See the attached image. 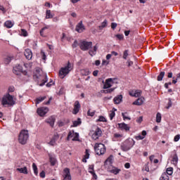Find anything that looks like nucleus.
Returning a JSON list of instances; mask_svg holds the SVG:
<instances>
[{
    "instance_id": "9b49d317",
    "label": "nucleus",
    "mask_w": 180,
    "mask_h": 180,
    "mask_svg": "<svg viewBox=\"0 0 180 180\" xmlns=\"http://www.w3.org/2000/svg\"><path fill=\"white\" fill-rule=\"evenodd\" d=\"M76 32L78 33H82L84 30H85V26L82 23V21H80L77 25L75 28Z\"/></svg>"
},
{
    "instance_id": "7c9ffc66",
    "label": "nucleus",
    "mask_w": 180,
    "mask_h": 180,
    "mask_svg": "<svg viewBox=\"0 0 180 180\" xmlns=\"http://www.w3.org/2000/svg\"><path fill=\"white\" fill-rule=\"evenodd\" d=\"M81 123H82L81 118H78L77 120L73 121V125L72 126V127H77V126H79Z\"/></svg>"
},
{
    "instance_id": "423d86ee",
    "label": "nucleus",
    "mask_w": 180,
    "mask_h": 180,
    "mask_svg": "<svg viewBox=\"0 0 180 180\" xmlns=\"http://www.w3.org/2000/svg\"><path fill=\"white\" fill-rule=\"evenodd\" d=\"M79 46L82 51H87V50L92 49V41H82Z\"/></svg>"
},
{
    "instance_id": "e2e57ef3",
    "label": "nucleus",
    "mask_w": 180,
    "mask_h": 180,
    "mask_svg": "<svg viewBox=\"0 0 180 180\" xmlns=\"http://www.w3.org/2000/svg\"><path fill=\"white\" fill-rule=\"evenodd\" d=\"M127 63L128 64V67H131V65H133V61L131 60H128Z\"/></svg>"
},
{
    "instance_id": "13d9d810",
    "label": "nucleus",
    "mask_w": 180,
    "mask_h": 180,
    "mask_svg": "<svg viewBox=\"0 0 180 180\" xmlns=\"http://www.w3.org/2000/svg\"><path fill=\"white\" fill-rule=\"evenodd\" d=\"M46 29H49V27H43V28L40 30V34H41V36H43V32H44V30H46Z\"/></svg>"
},
{
    "instance_id": "79ce46f5",
    "label": "nucleus",
    "mask_w": 180,
    "mask_h": 180,
    "mask_svg": "<svg viewBox=\"0 0 180 180\" xmlns=\"http://www.w3.org/2000/svg\"><path fill=\"white\" fill-rule=\"evenodd\" d=\"M128 56H129V50H125L123 53L122 58H124V60H127Z\"/></svg>"
},
{
    "instance_id": "6ab92c4d",
    "label": "nucleus",
    "mask_w": 180,
    "mask_h": 180,
    "mask_svg": "<svg viewBox=\"0 0 180 180\" xmlns=\"http://www.w3.org/2000/svg\"><path fill=\"white\" fill-rule=\"evenodd\" d=\"M98 51V46L96 45L94 46V48H90L89 51V54H90V56L91 57H94V56L96 55V51Z\"/></svg>"
},
{
    "instance_id": "20e7f679",
    "label": "nucleus",
    "mask_w": 180,
    "mask_h": 180,
    "mask_svg": "<svg viewBox=\"0 0 180 180\" xmlns=\"http://www.w3.org/2000/svg\"><path fill=\"white\" fill-rule=\"evenodd\" d=\"M29 140V131L27 130H22L20 131L18 136V141L20 144H26Z\"/></svg>"
},
{
    "instance_id": "58836bf2",
    "label": "nucleus",
    "mask_w": 180,
    "mask_h": 180,
    "mask_svg": "<svg viewBox=\"0 0 180 180\" xmlns=\"http://www.w3.org/2000/svg\"><path fill=\"white\" fill-rule=\"evenodd\" d=\"M46 98H47L46 96H43V97H39L36 99V104L38 105L39 103H40V102H43V101H44V99H46Z\"/></svg>"
},
{
    "instance_id": "4be33fe9",
    "label": "nucleus",
    "mask_w": 180,
    "mask_h": 180,
    "mask_svg": "<svg viewBox=\"0 0 180 180\" xmlns=\"http://www.w3.org/2000/svg\"><path fill=\"white\" fill-rule=\"evenodd\" d=\"M16 171H18L20 174H25V175H27L28 172H27V167H23L20 168H17Z\"/></svg>"
},
{
    "instance_id": "c03bdc74",
    "label": "nucleus",
    "mask_w": 180,
    "mask_h": 180,
    "mask_svg": "<svg viewBox=\"0 0 180 180\" xmlns=\"http://www.w3.org/2000/svg\"><path fill=\"white\" fill-rule=\"evenodd\" d=\"M11 61H12V57H11V56L6 57V58H5V60H4V63H5L6 64H9V63H11Z\"/></svg>"
},
{
    "instance_id": "ea45409f",
    "label": "nucleus",
    "mask_w": 180,
    "mask_h": 180,
    "mask_svg": "<svg viewBox=\"0 0 180 180\" xmlns=\"http://www.w3.org/2000/svg\"><path fill=\"white\" fill-rule=\"evenodd\" d=\"M166 174L167 175H172V174H174V168L172 167H169L166 170Z\"/></svg>"
},
{
    "instance_id": "f8f14e48",
    "label": "nucleus",
    "mask_w": 180,
    "mask_h": 180,
    "mask_svg": "<svg viewBox=\"0 0 180 180\" xmlns=\"http://www.w3.org/2000/svg\"><path fill=\"white\" fill-rule=\"evenodd\" d=\"M63 180H71V174L68 168H65L63 170Z\"/></svg>"
},
{
    "instance_id": "0e129e2a",
    "label": "nucleus",
    "mask_w": 180,
    "mask_h": 180,
    "mask_svg": "<svg viewBox=\"0 0 180 180\" xmlns=\"http://www.w3.org/2000/svg\"><path fill=\"white\" fill-rule=\"evenodd\" d=\"M124 167L127 168V169H129V168H130V163L129 162L125 163Z\"/></svg>"
},
{
    "instance_id": "603ef678",
    "label": "nucleus",
    "mask_w": 180,
    "mask_h": 180,
    "mask_svg": "<svg viewBox=\"0 0 180 180\" xmlns=\"http://www.w3.org/2000/svg\"><path fill=\"white\" fill-rule=\"evenodd\" d=\"M179 139H180V135L179 134H177L174 136V141L176 142V141H179Z\"/></svg>"
},
{
    "instance_id": "ddd939ff",
    "label": "nucleus",
    "mask_w": 180,
    "mask_h": 180,
    "mask_svg": "<svg viewBox=\"0 0 180 180\" xmlns=\"http://www.w3.org/2000/svg\"><path fill=\"white\" fill-rule=\"evenodd\" d=\"M118 127L120 130H124V131H129L130 130V127L127 124L122 122L118 124Z\"/></svg>"
},
{
    "instance_id": "338daca9",
    "label": "nucleus",
    "mask_w": 180,
    "mask_h": 180,
    "mask_svg": "<svg viewBox=\"0 0 180 180\" xmlns=\"http://www.w3.org/2000/svg\"><path fill=\"white\" fill-rule=\"evenodd\" d=\"M95 65H96V66L101 65V60H96Z\"/></svg>"
},
{
    "instance_id": "37998d69",
    "label": "nucleus",
    "mask_w": 180,
    "mask_h": 180,
    "mask_svg": "<svg viewBox=\"0 0 180 180\" xmlns=\"http://www.w3.org/2000/svg\"><path fill=\"white\" fill-rule=\"evenodd\" d=\"M32 168H33L34 173L35 174V175H37V174H39V172L37 171V166L36 165L35 163L32 164Z\"/></svg>"
},
{
    "instance_id": "dca6fc26",
    "label": "nucleus",
    "mask_w": 180,
    "mask_h": 180,
    "mask_svg": "<svg viewBox=\"0 0 180 180\" xmlns=\"http://www.w3.org/2000/svg\"><path fill=\"white\" fill-rule=\"evenodd\" d=\"M24 56L27 60H30L33 57V53H32V50L27 49L24 51Z\"/></svg>"
},
{
    "instance_id": "a18cd8bd",
    "label": "nucleus",
    "mask_w": 180,
    "mask_h": 180,
    "mask_svg": "<svg viewBox=\"0 0 180 180\" xmlns=\"http://www.w3.org/2000/svg\"><path fill=\"white\" fill-rule=\"evenodd\" d=\"M88 116H91V117L95 115V111H91V110H89L87 112Z\"/></svg>"
},
{
    "instance_id": "b1692460",
    "label": "nucleus",
    "mask_w": 180,
    "mask_h": 180,
    "mask_svg": "<svg viewBox=\"0 0 180 180\" xmlns=\"http://www.w3.org/2000/svg\"><path fill=\"white\" fill-rule=\"evenodd\" d=\"M122 99H123V96L118 95V96H117L116 97L114 98V102L117 105H119V103H120V102H122Z\"/></svg>"
},
{
    "instance_id": "f03ea898",
    "label": "nucleus",
    "mask_w": 180,
    "mask_h": 180,
    "mask_svg": "<svg viewBox=\"0 0 180 180\" xmlns=\"http://www.w3.org/2000/svg\"><path fill=\"white\" fill-rule=\"evenodd\" d=\"M2 105H8V106H13L16 104V98L15 96L8 94L4 96L1 100Z\"/></svg>"
},
{
    "instance_id": "69168bd1",
    "label": "nucleus",
    "mask_w": 180,
    "mask_h": 180,
    "mask_svg": "<svg viewBox=\"0 0 180 180\" xmlns=\"http://www.w3.org/2000/svg\"><path fill=\"white\" fill-rule=\"evenodd\" d=\"M114 137H115V139H119V138L122 137V135L120 134H115Z\"/></svg>"
},
{
    "instance_id": "3c124183",
    "label": "nucleus",
    "mask_w": 180,
    "mask_h": 180,
    "mask_svg": "<svg viewBox=\"0 0 180 180\" xmlns=\"http://www.w3.org/2000/svg\"><path fill=\"white\" fill-rule=\"evenodd\" d=\"M15 92V86H11L8 87V93Z\"/></svg>"
},
{
    "instance_id": "aec40b11",
    "label": "nucleus",
    "mask_w": 180,
    "mask_h": 180,
    "mask_svg": "<svg viewBox=\"0 0 180 180\" xmlns=\"http://www.w3.org/2000/svg\"><path fill=\"white\" fill-rule=\"evenodd\" d=\"M131 96H134L135 98H139L141 96V90H136L134 91L129 92Z\"/></svg>"
},
{
    "instance_id": "f3484780",
    "label": "nucleus",
    "mask_w": 180,
    "mask_h": 180,
    "mask_svg": "<svg viewBox=\"0 0 180 180\" xmlns=\"http://www.w3.org/2000/svg\"><path fill=\"white\" fill-rule=\"evenodd\" d=\"M79 109H81V104H79V101H77L75 103L74 109H73V115H77L78 112H79Z\"/></svg>"
},
{
    "instance_id": "5fc2aeb1",
    "label": "nucleus",
    "mask_w": 180,
    "mask_h": 180,
    "mask_svg": "<svg viewBox=\"0 0 180 180\" xmlns=\"http://www.w3.org/2000/svg\"><path fill=\"white\" fill-rule=\"evenodd\" d=\"M72 46L73 49L78 47V41L75 40Z\"/></svg>"
},
{
    "instance_id": "473e14b6",
    "label": "nucleus",
    "mask_w": 180,
    "mask_h": 180,
    "mask_svg": "<svg viewBox=\"0 0 180 180\" xmlns=\"http://www.w3.org/2000/svg\"><path fill=\"white\" fill-rule=\"evenodd\" d=\"M113 163V155H110L106 160L105 164H108L109 165H111V164Z\"/></svg>"
},
{
    "instance_id": "a878e982",
    "label": "nucleus",
    "mask_w": 180,
    "mask_h": 180,
    "mask_svg": "<svg viewBox=\"0 0 180 180\" xmlns=\"http://www.w3.org/2000/svg\"><path fill=\"white\" fill-rule=\"evenodd\" d=\"M82 75H84L85 77L91 74V71L89 69H83L81 70Z\"/></svg>"
},
{
    "instance_id": "052dcab7",
    "label": "nucleus",
    "mask_w": 180,
    "mask_h": 180,
    "mask_svg": "<svg viewBox=\"0 0 180 180\" xmlns=\"http://www.w3.org/2000/svg\"><path fill=\"white\" fill-rule=\"evenodd\" d=\"M98 72H99V70H94V71L93 72V75H94V77H98Z\"/></svg>"
},
{
    "instance_id": "c756f323",
    "label": "nucleus",
    "mask_w": 180,
    "mask_h": 180,
    "mask_svg": "<svg viewBox=\"0 0 180 180\" xmlns=\"http://www.w3.org/2000/svg\"><path fill=\"white\" fill-rule=\"evenodd\" d=\"M6 27H8V29H11L13 26V22L11 20L6 21L4 23Z\"/></svg>"
},
{
    "instance_id": "7ed1b4c3",
    "label": "nucleus",
    "mask_w": 180,
    "mask_h": 180,
    "mask_svg": "<svg viewBox=\"0 0 180 180\" xmlns=\"http://www.w3.org/2000/svg\"><path fill=\"white\" fill-rule=\"evenodd\" d=\"M72 70V65L68 62V65L63 68H61L59 70V77L63 79L70 74V72Z\"/></svg>"
},
{
    "instance_id": "9d476101",
    "label": "nucleus",
    "mask_w": 180,
    "mask_h": 180,
    "mask_svg": "<svg viewBox=\"0 0 180 180\" xmlns=\"http://www.w3.org/2000/svg\"><path fill=\"white\" fill-rule=\"evenodd\" d=\"M39 116L43 117L49 112V108L47 107H41L37 109V110Z\"/></svg>"
},
{
    "instance_id": "cd10ccee",
    "label": "nucleus",
    "mask_w": 180,
    "mask_h": 180,
    "mask_svg": "<svg viewBox=\"0 0 180 180\" xmlns=\"http://www.w3.org/2000/svg\"><path fill=\"white\" fill-rule=\"evenodd\" d=\"M172 162L174 165H176V164H178V155H176V153L173 155Z\"/></svg>"
},
{
    "instance_id": "a211bd4d",
    "label": "nucleus",
    "mask_w": 180,
    "mask_h": 180,
    "mask_svg": "<svg viewBox=\"0 0 180 180\" xmlns=\"http://www.w3.org/2000/svg\"><path fill=\"white\" fill-rule=\"evenodd\" d=\"M144 101H146L144 97L139 98L136 101H135L133 103V105H136L137 106H141V105H143V103H144Z\"/></svg>"
},
{
    "instance_id": "774afa93",
    "label": "nucleus",
    "mask_w": 180,
    "mask_h": 180,
    "mask_svg": "<svg viewBox=\"0 0 180 180\" xmlns=\"http://www.w3.org/2000/svg\"><path fill=\"white\" fill-rule=\"evenodd\" d=\"M176 79L179 81L180 82V72L179 74H177L176 75Z\"/></svg>"
},
{
    "instance_id": "4c0bfd02",
    "label": "nucleus",
    "mask_w": 180,
    "mask_h": 180,
    "mask_svg": "<svg viewBox=\"0 0 180 180\" xmlns=\"http://www.w3.org/2000/svg\"><path fill=\"white\" fill-rule=\"evenodd\" d=\"M165 75V72H161L160 75L158 76V81H162V79L164 78Z\"/></svg>"
},
{
    "instance_id": "72a5a7b5",
    "label": "nucleus",
    "mask_w": 180,
    "mask_h": 180,
    "mask_svg": "<svg viewBox=\"0 0 180 180\" xmlns=\"http://www.w3.org/2000/svg\"><path fill=\"white\" fill-rule=\"evenodd\" d=\"M106 26H108V20H104V21L101 23L100 26H98V27L100 30H102V29L106 27Z\"/></svg>"
},
{
    "instance_id": "4468645a",
    "label": "nucleus",
    "mask_w": 180,
    "mask_h": 180,
    "mask_svg": "<svg viewBox=\"0 0 180 180\" xmlns=\"http://www.w3.org/2000/svg\"><path fill=\"white\" fill-rule=\"evenodd\" d=\"M23 68L20 65H18L15 66L13 69V74H15V75H19L22 71Z\"/></svg>"
},
{
    "instance_id": "f704fd0d",
    "label": "nucleus",
    "mask_w": 180,
    "mask_h": 180,
    "mask_svg": "<svg viewBox=\"0 0 180 180\" xmlns=\"http://www.w3.org/2000/svg\"><path fill=\"white\" fill-rule=\"evenodd\" d=\"M53 18V14H51V11L47 10L46 13V19H51Z\"/></svg>"
},
{
    "instance_id": "0eeeda50",
    "label": "nucleus",
    "mask_w": 180,
    "mask_h": 180,
    "mask_svg": "<svg viewBox=\"0 0 180 180\" xmlns=\"http://www.w3.org/2000/svg\"><path fill=\"white\" fill-rule=\"evenodd\" d=\"M117 79L116 78H108L105 79L104 83L103 89H108L113 86V84H117Z\"/></svg>"
},
{
    "instance_id": "e433bc0d",
    "label": "nucleus",
    "mask_w": 180,
    "mask_h": 180,
    "mask_svg": "<svg viewBox=\"0 0 180 180\" xmlns=\"http://www.w3.org/2000/svg\"><path fill=\"white\" fill-rule=\"evenodd\" d=\"M96 122H103L106 123V122H108V120H106L105 117H103V116H102V115H100V116L98 117V119L96 120Z\"/></svg>"
},
{
    "instance_id": "de8ad7c7",
    "label": "nucleus",
    "mask_w": 180,
    "mask_h": 180,
    "mask_svg": "<svg viewBox=\"0 0 180 180\" xmlns=\"http://www.w3.org/2000/svg\"><path fill=\"white\" fill-rule=\"evenodd\" d=\"M116 89V88H111L110 89H107L105 91V94H110L111 92H113Z\"/></svg>"
},
{
    "instance_id": "6e6d98bb",
    "label": "nucleus",
    "mask_w": 180,
    "mask_h": 180,
    "mask_svg": "<svg viewBox=\"0 0 180 180\" xmlns=\"http://www.w3.org/2000/svg\"><path fill=\"white\" fill-rule=\"evenodd\" d=\"M39 176H41V178H46V173L44 172V171H42L40 174Z\"/></svg>"
},
{
    "instance_id": "a19ab883",
    "label": "nucleus",
    "mask_w": 180,
    "mask_h": 180,
    "mask_svg": "<svg viewBox=\"0 0 180 180\" xmlns=\"http://www.w3.org/2000/svg\"><path fill=\"white\" fill-rule=\"evenodd\" d=\"M156 122L157 123H161V113L158 112L156 115Z\"/></svg>"
},
{
    "instance_id": "2eb2a0df",
    "label": "nucleus",
    "mask_w": 180,
    "mask_h": 180,
    "mask_svg": "<svg viewBox=\"0 0 180 180\" xmlns=\"http://www.w3.org/2000/svg\"><path fill=\"white\" fill-rule=\"evenodd\" d=\"M58 139H60V135H58V134H54L49 144L50 146H56V142L57 140H58Z\"/></svg>"
},
{
    "instance_id": "bf43d9fd",
    "label": "nucleus",
    "mask_w": 180,
    "mask_h": 180,
    "mask_svg": "<svg viewBox=\"0 0 180 180\" xmlns=\"http://www.w3.org/2000/svg\"><path fill=\"white\" fill-rule=\"evenodd\" d=\"M64 124H65L64 122H63V121H59L58 122V127H63V126H64Z\"/></svg>"
},
{
    "instance_id": "5701e85b",
    "label": "nucleus",
    "mask_w": 180,
    "mask_h": 180,
    "mask_svg": "<svg viewBox=\"0 0 180 180\" xmlns=\"http://www.w3.org/2000/svg\"><path fill=\"white\" fill-rule=\"evenodd\" d=\"M141 135H139L135 136V139L139 141V140H143V139H145L146 136H147V131H146L145 130L142 131L141 132Z\"/></svg>"
},
{
    "instance_id": "f257e3e1",
    "label": "nucleus",
    "mask_w": 180,
    "mask_h": 180,
    "mask_svg": "<svg viewBox=\"0 0 180 180\" xmlns=\"http://www.w3.org/2000/svg\"><path fill=\"white\" fill-rule=\"evenodd\" d=\"M134 144H136V141H134V139L129 138L121 143V150L122 151H129V150H131V148H133Z\"/></svg>"
},
{
    "instance_id": "680f3d73",
    "label": "nucleus",
    "mask_w": 180,
    "mask_h": 180,
    "mask_svg": "<svg viewBox=\"0 0 180 180\" xmlns=\"http://www.w3.org/2000/svg\"><path fill=\"white\" fill-rule=\"evenodd\" d=\"M115 56L116 57V56H119V53H117V52H116V51H112L111 52V56Z\"/></svg>"
},
{
    "instance_id": "2f4dec72",
    "label": "nucleus",
    "mask_w": 180,
    "mask_h": 180,
    "mask_svg": "<svg viewBox=\"0 0 180 180\" xmlns=\"http://www.w3.org/2000/svg\"><path fill=\"white\" fill-rule=\"evenodd\" d=\"M110 172H111V174H114L115 175H117V174H119V172H120V169L114 167L113 169L110 170Z\"/></svg>"
},
{
    "instance_id": "c9c22d12",
    "label": "nucleus",
    "mask_w": 180,
    "mask_h": 180,
    "mask_svg": "<svg viewBox=\"0 0 180 180\" xmlns=\"http://www.w3.org/2000/svg\"><path fill=\"white\" fill-rule=\"evenodd\" d=\"M160 180H169V176H168V174L167 173H163L162 176L160 178Z\"/></svg>"
},
{
    "instance_id": "09e8293b",
    "label": "nucleus",
    "mask_w": 180,
    "mask_h": 180,
    "mask_svg": "<svg viewBox=\"0 0 180 180\" xmlns=\"http://www.w3.org/2000/svg\"><path fill=\"white\" fill-rule=\"evenodd\" d=\"M21 33L22 34V36H24V37H26V36H27V31H26V30H21Z\"/></svg>"
},
{
    "instance_id": "6e6552de",
    "label": "nucleus",
    "mask_w": 180,
    "mask_h": 180,
    "mask_svg": "<svg viewBox=\"0 0 180 180\" xmlns=\"http://www.w3.org/2000/svg\"><path fill=\"white\" fill-rule=\"evenodd\" d=\"M79 137V134L74 132V131H69L67 137L68 141L72 139V141H78Z\"/></svg>"
},
{
    "instance_id": "412c9836",
    "label": "nucleus",
    "mask_w": 180,
    "mask_h": 180,
    "mask_svg": "<svg viewBox=\"0 0 180 180\" xmlns=\"http://www.w3.org/2000/svg\"><path fill=\"white\" fill-rule=\"evenodd\" d=\"M46 122L50 124L51 127H53V126H54V123L56 122V118H54V117H50L46 120Z\"/></svg>"
},
{
    "instance_id": "39448f33",
    "label": "nucleus",
    "mask_w": 180,
    "mask_h": 180,
    "mask_svg": "<svg viewBox=\"0 0 180 180\" xmlns=\"http://www.w3.org/2000/svg\"><path fill=\"white\" fill-rule=\"evenodd\" d=\"M94 150L97 155H103V154L106 153V147H105L103 143H96Z\"/></svg>"
},
{
    "instance_id": "8fccbe9b",
    "label": "nucleus",
    "mask_w": 180,
    "mask_h": 180,
    "mask_svg": "<svg viewBox=\"0 0 180 180\" xmlns=\"http://www.w3.org/2000/svg\"><path fill=\"white\" fill-rule=\"evenodd\" d=\"M84 158H89V150L86 149L85 151Z\"/></svg>"
},
{
    "instance_id": "393cba45",
    "label": "nucleus",
    "mask_w": 180,
    "mask_h": 180,
    "mask_svg": "<svg viewBox=\"0 0 180 180\" xmlns=\"http://www.w3.org/2000/svg\"><path fill=\"white\" fill-rule=\"evenodd\" d=\"M49 160L51 165H56V163L57 162V159H56V156H54V155H49Z\"/></svg>"
},
{
    "instance_id": "1a4fd4ad",
    "label": "nucleus",
    "mask_w": 180,
    "mask_h": 180,
    "mask_svg": "<svg viewBox=\"0 0 180 180\" xmlns=\"http://www.w3.org/2000/svg\"><path fill=\"white\" fill-rule=\"evenodd\" d=\"M101 136H102V130L101 128L98 127L92 134L91 137L93 140H98Z\"/></svg>"
},
{
    "instance_id": "49530a36",
    "label": "nucleus",
    "mask_w": 180,
    "mask_h": 180,
    "mask_svg": "<svg viewBox=\"0 0 180 180\" xmlns=\"http://www.w3.org/2000/svg\"><path fill=\"white\" fill-rule=\"evenodd\" d=\"M116 27H117V23L116 22H112L111 23V29L112 30H115V29H116Z\"/></svg>"
},
{
    "instance_id": "4d7b16f0",
    "label": "nucleus",
    "mask_w": 180,
    "mask_h": 180,
    "mask_svg": "<svg viewBox=\"0 0 180 180\" xmlns=\"http://www.w3.org/2000/svg\"><path fill=\"white\" fill-rule=\"evenodd\" d=\"M172 106V101H171V99L169 100L168 106L166 107V109H169Z\"/></svg>"
},
{
    "instance_id": "bb28decb",
    "label": "nucleus",
    "mask_w": 180,
    "mask_h": 180,
    "mask_svg": "<svg viewBox=\"0 0 180 180\" xmlns=\"http://www.w3.org/2000/svg\"><path fill=\"white\" fill-rule=\"evenodd\" d=\"M122 116L123 117V120H131V118L129 117V113L127 112H122Z\"/></svg>"
},
{
    "instance_id": "864d4df0",
    "label": "nucleus",
    "mask_w": 180,
    "mask_h": 180,
    "mask_svg": "<svg viewBox=\"0 0 180 180\" xmlns=\"http://www.w3.org/2000/svg\"><path fill=\"white\" fill-rule=\"evenodd\" d=\"M115 37H117V39H119V40H123V34H116L115 35Z\"/></svg>"
},
{
    "instance_id": "c85d7f7f",
    "label": "nucleus",
    "mask_w": 180,
    "mask_h": 180,
    "mask_svg": "<svg viewBox=\"0 0 180 180\" xmlns=\"http://www.w3.org/2000/svg\"><path fill=\"white\" fill-rule=\"evenodd\" d=\"M116 108H112V110L110 111L109 116H110V120H113V117H115L116 113H115V112H116Z\"/></svg>"
}]
</instances>
